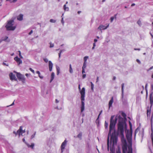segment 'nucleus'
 <instances>
[{"mask_svg": "<svg viewBox=\"0 0 153 153\" xmlns=\"http://www.w3.org/2000/svg\"><path fill=\"white\" fill-rule=\"evenodd\" d=\"M30 74H25V76H28Z\"/></svg>", "mask_w": 153, "mask_h": 153, "instance_id": "obj_57", "label": "nucleus"}, {"mask_svg": "<svg viewBox=\"0 0 153 153\" xmlns=\"http://www.w3.org/2000/svg\"><path fill=\"white\" fill-rule=\"evenodd\" d=\"M137 24L139 25V26H141V21L139 20L137 21Z\"/></svg>", "mask_w": 153, "mask_h": 153, "instance_id": "obj_31", "label": "nucleus"}, {"mask_svg": "<svg viewBox=\"0 0 153 153\" xmlns=\"http://www.w3.org/2000/svg\"><path fill=\"white\" fill-rule=\"evenodd\" d=\"M108 123H107L106 122V121L105 122V128H107L108 127Z\"/></svg>", "mask_w": 153, "mask_h": 153, "instance_id": "obj_34", "label": "nucleus"}, {"mask_svg": "<svg viewBox=\"0 0 153 153\" xmlns=\"http://www.w3.org/2000/svg\"><path fill=\"white\" fill-rule=\"evenodd\" d=\"M16 76L19 81H21L23 83H25V78L24 75L21 74L19 73H17Z\"/></svg>", "mask_w": 153, "mask_h": 153, "instance_id": "obj_6", "label": "nucleus"}, {"mask_svg": "<svg viewBox=\"0 0 153 153\" xmlns=\"http://www.w3.org/2000/svg\"><path fill=\"white\" fill-rule=\"evenodd\" d=\"M30 70L31 71H32L33 73H34V70H33V69H32L31 68H30Z\"/></svg>", "mask_w": 153, "mask_h": 153, "instance_id": "obj_41", "label": "nucleus"}, {"mask_svg": "<svg viewBox=\"0 0 153 153\" xmlns=\"http://www.w3.org/2000/svg\"><path fill=\"white\" fill-rule=\"evenodd\" d=\"M40 74V72H39V77L41 79H42L43 78V77L42 76H40L39 75V74Z\"/></svg>", "mask_w": 153, "mask_h": 153, "instance_id": "obj_53", "label": "nucleus"}, {"mask_svg": "<svg viewBox=\"0 0 153 153\" xmlns=\"http://www.w3.org/2000/svg\"><path fill=\"white\" fill-rule=\"evenodd\" d=\"M113 102V97H112L111 99L109 101L108 103V108L109 109L112 106V104Z\"/></svg>", "mask_w": 153, "mask_h": 153, "instance_id": "obj_14", "label": "nucleus"}, {"mask_svg": "<svg viewBox=\"0 0 153 153\" xmlns=\"http://www.w3.org/2000/svg\"><path fill=\"white\" fill-rule=\"evenodd\" d=\"M102 111H100V114H99V115H98V118H97V119H98L99 118V116H100V115L101 114V113H102Z\"/></svg>", "mask_w": 153, "mask_h": 153, "instance_id": "obj_47", "label": "nucleus"}, {"mask_svg": "<svg viewBox=\"0 0 153 153\" xmlns=\"http://www.w3.org/2000/svg\"><path fill=\"white\" fill-rule=\"evenodd\" d=\"M13 133L15 134L16 135H17L18 133L19 134V132H17V131L16 132L15 131H13Z\"/></svg>", "mask_w": 153, "mask_h": 153, "instance_id": "obj_44", "label": "nucleus"}, {"mask_svg": "<svg viewBox=\"0 0 153 153\" xmlns=\"http://www.w3.org/2000/svg\"><path fill=\"white\" fill-rule=\"evenodd\" d=\"M14 105V101L13 102L12 104H11L10 106H12V105Z\"/></svg>", "mask_w": 153, "mask_h": 153, "instance_id": "obj_62", "label": "nucleus"}, {"mask_svg": "<svg viewBox=\"0 0 153 153\" xmlns=\"http://www.w3.org/2000/svg\"><path fill=\"white\" fill-rule=\"evenodd\" d=\"M137 132V129H136L134 132V134H135V136L136 133Z\"/></svg>", "mask_w": 153, "mask_h": 153, "instance_id": "obj_50", "label": "nucleus"}, {"mask_svg": "<svg viewBox=\"0 0 153 153\" xmlns=\"http://www.w3.org/2000/svg\"><path fill=\"white\" fill-rule=\"evenodd\" d=\"M147 86H148V84H146V85L145 87V90H146V94H147V93H148L147 90Z\"/></svg>", "mask_w": 153, "mask_h": 153, "instance_id": "obj_33", "label": "nucleus"}, {"mask_svg": "<svg viewBox=\"0 0 153 153\" xmlns=\"http://www.w3.org/2000/svg\"><path fill=\"white\" fill-rule=\"evenodd\" d=\"M54 143L53 139L52 137H50L46 141V148L49 151L51 150Z\"/></svg>", "mask_w": 153, "mask_h": 153, "instance_id": "obj_5", "label": "nucleus"}, {"mask_svg": "<svg viewBox=\"0 0 153 153\" xmlns=\"http://www.w3.org/2000/svg\"><path fill=\"white\" fill-rule=\"evenodd\" d=\"M33 32V31L32 30H31L29 33V35H30L32 34Z\"/></svg>", "mask_w": 153, "mask_h": 153, "instance_id": "obj_49", "label": "nucleus"}, {"mask_svg": "<svg viewBox=\"0 0 153 153\" xmlns=\"http://www.w3.org/2000/svg\"><path fill=\"white\" fill-rule=\"evenodd\" d=\"M124 84L123 83L121 85V90H122V98H123V88L124 86Z\"/></svg>", "mask_w": 153, "mask_h": 153, "instance_id": "obj_18", "label": "nucleus"}, {"mask_svg": "<svg viewBox=\"0 0 153 153\" xmlns=\"http://www.w3.org/2000/svg\"><path fill=\"white\" fill-rule=\"evenodd\" d=\"M55 76V74L54 72H52L51 75V79L50 81V82H51L53 80V79L54 78Z\"/></svg>", "mask_w": 153, "mask_h": 153, "instance_id": "obj_16", "label": "nucleus"}, {"mask_svg": "<svg viewBox=\"0 0 153 153\" xmlns=\"http://www.w3.org/2000/svg\"><path fill=\"white\" fill-rule=\"evenodd\" d=\"M9 76L10 79L12 80H14L15 81H17V80L16 78L15 75L13 74L12 73H11L10 74Z\"/></svg>", "mask_w": 153, "mask_h": 153, "instance_id": "obj_12", "label": "nucleus"}, {"mask_svg": "<svg viewBox=\"0 0 153 153\" xmlns=\"http://www.w3.org/2000/svg\"><path fill=\"white\" fill-rule=\"evenodd\" d=\"M35 134H33V135H32L31 136V138H33V137H34Z\"/></svg>", "mask_w": 153, "mask_h": 153, "instance_id": "obj_55", "label": "nucleus"}, {"mask_svg": "<svg viewBox=\"0 0 153 153\" xmlns=\"http://www.w3.org/2000/svg\"><path fill=\"white\" fill-rule=\"evenodd\" d=\"M54 46V45L53 44H52L51 43H50V48H53Z\"/></svg>", "mask_w": 153, "mask_h": 153, "instance_id": "obj_39", "label": "nucleus"}, {"mask_svg": "<svg viewBox=\"0 0 153 153\" xmlns=\"http://www.w3.org/2000/svg\"><path fill=\"white\" fill-rule=\"evenodd\" d=\"M86 67V63L84 62L83 64V66L82 67V69H85Z\"/></svg>", "mask_w": 153, "mask_h": 153, "instance_id": "obj_25", "label": "nucleus"}, {"mask_svg": "<svg viewBox=\"0 0 153 153\" xmlns=\"http://www.w3.org/2000/svg\"><path fill=\"white\" fill-rule=\"evenodd\" d=\"M134 50H138V51H140V48H134Z\"/></svg>", "mask_w": 153, "mask_h": 153, "instance_id": "obj_51", "label": "nucleus"}, {"mask_svg": "<svg viewBox=\"0 0 153 153\" xmlns=\"http://www.w3.org/2000/svg\"><path fill=\"white\" fill-rule=\"evenodd\" d=\"M150 103L152 106L153 103V95L152 93L150 95Z\"/></svg>", "mask_w": 153, "mask_h": 153, "instance_id": "obj_15", "label": "nucleus"}, {"mask_svg": "<svg viewBox=\"0 0 153 153\" xmlns=\"http://www.w3.org/2000/svg\"><path fill=\"white\" fill-rule=\"evenodd\" d=\"M18 52H19V55L21 56V51H18Z\"/></svg>", "mask_w": 153, "mask_h": 153, "instance_id": "obj_58", "label": "nucleus"}, {"mask_svg": "<svg viewBox=\"0 0 153 153\" xmlns=\"http://www.w3.org/2000/svg\"><path fill=\"white\" fill-rule=\"evenodd\" d=\"M67 142L68 141L66 139H65L62 143L60 146L62 153L64 152L65 147L67 145Z\"/></svg>", "mask_w": 153, "mask_h": 153, "instance_id": "obj_7", "label": "nucleus"}, {"mask_svg": "<svg viewBox=\"0 0 153 153\" xmlns=\"http://www.w3.org/2000/svg\"><path fill=\"white\" fill-rule=\"evenodd\" d=\"M129 124L130 129L131 130H132V124H131V123L130 122V121H129Z\"/></svg>", "mask_w": 153, "mask_h": 153, "instance_id": "obj_36", "label": "nucleus"}, {"mask_svg": "<svg viewBox=\"0 0 153 153\" xmlns=\"http://www.w3.org/2000/svg\"><path fill=\"white\" fill-rule=\"evenodd\" d=\"M82 135V132H80L78 134L77 136V137L80 140H81Z\"/></svg>", "mask_w": 153, "mask_h": 153, "instance_id": "obj_21", "label": "nucleus"}, {"mask_svg": "<svg viewBox=\"0 0 153 153\" xmlns=\"http://www.w3.org/2000/svg\"><path fill=\"white\" fill-rule=\"evenodd\" d=\"M81 105L80 107L81 113H82L85 109V90L83 88L81 92Z\"/></svg>", "mask_w": 153, "mask_h": 153, "instance_id": "obj_3", "label": "nucleus"}, {"mask_svg": "<svg viewBox=\"0 0 153 153\" xmlns=\"http://www.w3.org/2000/svg\"><path fill=\"white\" fill-rule=\"evenodd\" d=\"M22 141L24 142V143H25V144L27 146H28V147L31 148L32 149H33V147H34V143H31V145H30V144L27 143L26 142V141H25V139L24 138H23L22 139Z\"/></svg>", "mask_w": 153, "mask_h": 153, "instance_id": "obj_10", "label": "nucleus"}, {"mask_svg": "<svg viewBox=\"0 0 153 153\" xmlns=\"http://www.w3.org/2000/svg\"><path fill=\"white\" fill-rule=\"evenodd\" d=\"M22 128V126H21L20 127L19 129L17 131V132H19V136L20 135H22V134L25 132V130H23Z\"/></svg>", "mask_w": 153, "mask_h": 153, "instance_id": "obj_9", "label": "nucleus"}, {"mask_svg": "<svg viewBox=\"0 0 153 153\" xmlns=\"http://www.w3.org/2000/svg\"><path fill=\"white\" fill-rule=\"evenodd\" d=\"M116 78V77L115 76H114L113 78V79L115 80V79Z\"/></svg>", "mask_w": 153, "mask_h": 153, "instance_id": "obj_64", "label": "nucleus"}, {"mask_svg": "<svg viewBox=\"0 0 153 153\" xmlns=\"http://www.w3.org/2000/svg\"><path fill=\"white\" fill-rule=\"evenodd\" d=\"M93 46L95 47L96 46V44L95 42H94L93 44Z\"/></svg>", "mask_w": 153, "mask_h": 153, "instance_id": "obj_61", "label": "nucleus"}, {"mask_svg": "<svg viewBox=\"0 0 153 153\" xmlns=\"http://www.w3.org/2000/svg\"><path fill=\"white\" fill-rule=\"evenodd\" d=\"M63 9L65 11H68L69 10V8L68 7H67L66 4H65L63 6Z\"/></svg>", "mask_w": 153, "mask_h": 153, "instance_id": "obj_22", "label": "nucleus"}, {"mask_svg": "<svg viewBox=\"0 0 153 153\" xmlns=\"http://www.w3.org/2000/svg\"><path fill=\"white\" fill-rule=\"evenodd\" d=\"M69 71L70 73L71 74H72L73 72V71L72 68H69Z\"/></svg>", "mask_w": 153, "mask_h": 153, "instance_id": "obj_37", "label": "nucleus"}, {"mask_svg": "<svg viewBox=\"0 0 153 153\" xmlns=\"http://www.w3.org/2000/svg\"><path fill=\"white\" fill-rule=\"evenodd\" d=\"M14 24V20H11L8 22L7 23L6 26L7 30H14L16 28L15 26H13Z\"/></svg>", "mask_w": 153, "mask_h": 153, "instance_id": "obj_4", "label": "nucleus"}, {"mask_svg": "<svg viewBox=\"0 0 153 153\" xmlns=\"http://www.w3.org/2000/svg\"><path fill=\"white\" fill-rule=\"evenodd\" d=\"M135 5V4L134 3H133L131 4V6L133 7Z\"/></svg>", "mask_w": 153, "mask_h": 153, "instance_id": "obj_60", "label": "nucleus"}, {"mask_svg": "<svg viewBox=\"0 0 153 153\" xmlns=\"http://www.w3.org/2000/svg\"><path fill=\"white\" fill-rule=\"evenodd\" d=\"M85 69H82V73L83 74H84V73H85Z\"/></svg>", "mask_w": 153, "mask_h": 153, "instance_id": "obj_46", "label": "nucleus"}, {"mask_svg": "<svg viewBox=\"0 0 153 153\" xmlns=\"http://www.w3.org/2000/svg\"><path fill=\"white\" fill-rule=\"evenodd\" d=\"M65 51V50H60L59 52H61V53H62L64 52Z\"/></svg>", "mask_w": 153, "mask_h": 153, "instance_id": "obj_48", "label": "nucleus"}, {"mask_svg": "<svg viewBox=\"0 0 153 153\" xmlns=\"http://www.w3.org/2000/svg\"><path fill=\"white\" fill-rule=\"evenodd\" d=\"M114 19V17H111V19H110L111 22H112L113 21Z\"/></svg>", "mask_w": 153, "mask_h": 153, "instance_id": "obj_38", "label": "nucleus"}, {"mask_svg": "<svg viewBox=\"0 0 153 153\" xmlns=\"http://www.w3.org/2000/svg\"><path fill=\"white\" fill-rule=\"evenodd\" d=\"M56 68L57 71V75H58L59 74L60 72V68L57 66H56Z\"/></svg>", "mask_w": 153, "mask_h": 153, "instance_id": "obj_20", "label": "nucleus"}, {"mask_svg": "<svg viewBox=\"0 0 153 153\" xmlns=\"http://www.w3.org/2000/svg\"><path fill=\"white\" fill-rule=\"evenodd\" d=\"M61 53V52H59V58L60 57Z\"/></svg>", "mask_w": 153, "mask_h": 153, "instance_id": "obj_56", "label": "nucleus"}, {"mask_svg": "<svg viewBox=\"0 0 153 153\" xmlns=\"http://www.w3.org/2000/svg\"><path fill=\"white\" fill-rule=\"evenodd\" d=\"M114 116H112L110 119L109 131L107 142L108 150V151L110 149L111 153H115L117 139V136L115 135V126L119 118L117 133L120 135L123 144L122 147L123 153H127L128 150L127 149V142L124 136V127H126V123L124 120L120 116L118 117L116 116L114 119Z\"/></svg>", "mask_w": 153, "mask_h": 153, "instance_id": "obj_1", "label": "nucleus"}, {"mask_svg": "<svg viewBox=\"0 0 153 153\" xmlns=\"http://www.w3.org/2000/svg\"><path fill=\"white\" fill-rule=\"evenodd\" d=\"M99 81V77L97 76L96 79V82H97Z\"/></svg>", "mask_w": 153, "mask_h": 153, "instance_id": "obj_54", "label": "nucleus"}, {"mask_svg": "<svg viewBox=\"0 0 153 153\" xmlns=\"http://www.w3.org/2000/svg\"><path fill=\"white\" fill-rule=\"evenodd\" d=\"M78 88H79V91H80V94H81V92L82 90V89H83V88H84V89L85 91V88L84 87L82 88V90H81L80 87V85H79Z\"/></svg>", "mask_w": 153, "mask_h": 153, "instance_id": "obj_27", "label": "nucleus"}, {"mask_svg": "<svg viewBox=\"0 0 153 153\" xmlns=\"http://www.w3.org/2000/svg\"><path fill=\"white\" fill-rule=\"evenodd\" d=\"M72 68L71 65V64H70L69 65V68Z\"/></svg>", "mask_w": 153, "mask_h": 153, "instance_id": "obj_63", "label": "nucleus"}, {"mask_svg": "<svg viewBox=\"0 0 153 153\" xmlns=\"http://www.w3.org/2000/svg\"><path fill=\"white\" fill-rule=\"evenodd\" d=\"M109 24H107V26H105L103 25H100L99 26L98 28V29H99L100 30H105L109 26Z\"/></svg>", "mask_w": 153, "mask_h": 153, "instance_id": "obj_8", "label": "nucleus"}, {"mask_svg": "<svg viewBox=\"0 0 153 153\" xmlns=\"http://www.w3.org/2000/svg\"><path fill=\"white\" fill-rule=\"evenodd\" d=\"M153 68V66H152L149 68L147 69V71H149L150 70L152 69Z\"/></svg>", "mask_w": 153, "mask_h": 153, "instance_id": "obj_40", "label": "nucleus"}, {"mask_svg": "<svg viewBox=\"0 0 153 153\" xmlns=\"http://www.w3.org/2000/svg\"><path fill=\"white\" fill-rule=\"evenodd\" d=\"M14 59L18 63L19 65L22 63V60H21L20 58H19L17 56H16L14 58Z\"/></svg>", "mask_w": 153, "mask_h": 153, "instance_id": "obj_11", "label": "nucleus"}, {"mask_svg": "<svg viewBox=\"0 0 153 153\" xmlns=\"http://www.w3.org/2000/svg\"><path fill=\"white\" fill-rule=\"evenodd\" d=\"M6 61H5L3 63V64H2L4 65H5V66H8V63H6Z\"/></svg>", "mask_w": 153, "mask_h": 153, "instance_id": "obj_30", "label": "nucleus"}, {"mask_svg": "<svg viewBox=\"0 0 153 153\" xmlns=\"http://www.w3.org/2000/svg\"><path fill=\"white\" fill-rule=\"evenodd\" d=\"M56 103H58L59 102V101H58L57 99H56Z\"/></svg>", "mask_w": 153, "mask_h": 153, "instance_id": "obj_59", "label": "nucleus"}, {"mask_svg": "<svg viewBox=\"0 0 153 153\" xmlns=\"http://www.w3.org/2000/svg\"><path fill=\"white\" fill-rule=\"evenodd\" d=\"M150 110H149H149H147V115L148 119L150 117Z\"/></svg>", "mask_w": 153, "mask_h": 153, "instance_id": "obj_23", "label": "nucleus"}, {"mask_svg": "<svg viewBox=\"0 0 153 153\" xmlns=\"http://www.w3.org/2000/svg\"><path fill=\"white\" fill-rule=\"evenodd\" d=\"M91 89L92 91H93L94 90V85L92 83V82H91Z\"/></svg>", "mask_w": 153, "mask_h": 153, "instance_id": "obj_28", "label": "nucleus"}, {"mask_svg": "<svg viewBox=\"0 0 153 153\" xmlns=\"http://www.w3.org/2000/svg\"><path fill=\"white\" fill-rule=\"evenodd\" d=\"M86 77V74H83L82 78L83 79H84Z\"/></svg>", "mask_w": 153, "mask_h": 153, "instance_id": "obj_43", "label": "nucleus"}, {"mask_svg": "<svg viewBox=\"0 0 153 153\" xmlns=\"http://www.w3.org/2000/svg\"><path fill=\"white\" fill-rule=\"evenodd\" d=\"M88 58V56H85L84 58V62H85V63H87L86 61L87 59Z\"/></svg>", "mask_w": 153, "mask_h": 153, "instance_id": "obj_24", "label": "nucleus"}, {"mask_svg": "<svg viewBox=\"0 0 153 153\" xmlns=\"http://www.w3.org/2000/svg\"><path fill=\"white\" fill-rule=\"evenodd\" d=\"M43 60L45 62H48V59L46 58H44Z\"/></svg>", "mask_w": 153, "mask_h": 153, "instance_id": "obj_35", "label": "nucleus"}, {"mask_svg": "<svg viewBox=\"0 0 153 153\" xmlns=\"http://www.w3.org/2000/svg\"><path fill=\"white\" fill-rule=\"evenodd\" d=\"M61 22L62 23V24L63 25L64 23V21H63V17L62 18V19L61 21Z\"/></svg>", "mask_w": 153, "mask_h": 153, "instance_id": "obj_45", "label": "nucleus"}, {"mask_svg": "<svg viewBox=\"0 0 153 153\" xmlns=\"http://www.w3.org/2000/svg\"><path fill=\"white\" fill-rule=\"evenodd\" d=\"M53 64L51 61H48V66L49 71H52Z\"/></svg>", "mask_w": 153, "mask_h": 153, "instance_id": "obj_13", "label": "nucleus"}, {"mask_svg": "<svg viewBox=\"0 0 153 153\" xmlns=\"http://www.w3.org/2000/svg\"><path fill=\"white\" fill-rule=\"evenodd\" d=\"M50 21L51 22L55 23L56 22V20L53 19H51L50 20Z\"/></svg>", "mask_w": 153, "mask_h": 153, "instance_id": "obj_32", "label": "nucleus"}, {"mask_svg": "<svg viewBox=\"0 0 153 153\" xmlns=\"http://www.w3.org/2000/svg\"><path fill=\"white\" fill-rule=\"evenodd\" d=\"M1 1H2V0H1ZM17 0H6V1H9L10 2H15Z\"/></svg>", "mask_w": 153, "mask_h": 153, "instance_id": "obj_29", "label": "nucleus"}, {"mask_svg": "<svg viewBox=\"0 0 153 153\" xmlns=\"http://www.w3.org/2000/svg\"><path fill=\"white\" fill-rule=\"evenodd\" d=\"M116 153H121V148L119 146L117 147L116 149Z\"/></svg>", "mask_w": 153, "mask_h": 153, "instance_id": "obj_19", "label": "nucleus"}, {"mask_svg": "<svg viewBox=\"0 0 153 153\" xmlns=\"http://www.w3.org/2000/svg\"><path fill=\"white\" fill-rule=\"evenodd\" d=\"M132 130L131 131H128L126 133V137L128 143L129 144L128 146V151L127 153H132V149L131 147L132 142L131 139Z\"/></svg>", "mask_w": 153, "mask_h": 153, "instance_id": "obj_2", "label": "nucleus"}, {"mask_svg": "<svg viewBox=\"0 0 153 153\" xmlns=\"http://www.w3.org/2000/svg\"><path fill=\"white\" fill-rule=\"evenodd\" d=\"M153 113L152 114V115L151 116V119H150V122H151V126H152V122H153Z\"/></svg>", "mask_w": 153, "mask_h": 153, "instance_id": "obj_26", "label": "nucleus"}, {"mask_svg": "<svg viewBox=\"0 0 153 153\" xmlns=\"http://www.w3.org/2000/svg\"><path fill=\"white\" fill-rule=\"evenodd\" d=\"M23 15L21 14L17 17V19L21 21L23 19Z\"/></svg>", "mask_w": 153, "mask_h": 153, "instance_id": "obj_17", "label": "nucleus"}, {"mask_svg": "<svg viewBox=\"0 0 153 153\" xmlns=\"http://www.w3.org/2000/svg\"><path fill=\"white\" fill-rule=\"evenodd\" d=\"M136 61L139 64L141 63V62H140V61L139 59H137Z\"/></svg>", "mask_w": 153, "mask_h": 153, "instance_id": "obj_42", "label": "nucleus"}, {"mask_svg": "<svg viewBox=\"0 0 153 153\" xmlns=\"http://www.w3.org/2000/svg\"><path fill=\"white\" fill-rule=\"evenodd\" d=\"M97 39H94V42H95L96 43V42H97Z\"/></svg>", "mask_w": 153, "mask_h": 153, "instance_id": "obj_52", "label": "nucleus"}]
</instances>
